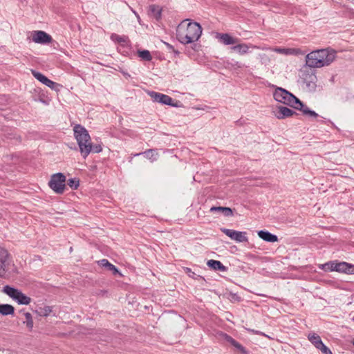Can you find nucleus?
<instances>
[{"instance_id": "37998d69", "label": "nucleus", "mask_w": 354, "mask_h": 354, "mask_svg": "<svg viewBox=\"0 0 354 354\" xmlns=\"http://www.w3.org/2000/svg\"><path fill=\"white\" fill-rule=\"evenodd\" d=\"M352 344H353V345L354 346V340L353 341Z\"/></svg>"}, {"instance_id": "4468645a", "label": "nucleus", "mask_w": 354, "mask_h": 354, "mask_svg": "<svg viewBox=\"0 0 354 354\" xmlns=\"http://www.w3.org/2000/svg\"><path fill=\"white\" fill-rule=\"evenodd\" d=\"M257 234L259 238L266 242L275 243L279 241L278 236L277 235L272 234L268 230H259L257 232Z\"/></svg>"}, {"instance_id": "c9c22d12", "label": "nucleus", "mask_w": 354, "mask_h": 354, "mask_svg": "<svg viewBox=\"0 0 354 354\" xmlns=\"http://www.w3.org/2000/svg\"><path fill=\"white\" fill-rule=\"evenodd\" d=\"M8 257V252L2 248H0V259L7 261V258Z\"/></svg>"}, {"instance_id": "2eb2a0df", "label": "nucleus", "mask_w": 354, "mask_h": 354, "mask_svg": "<svg viewBox=\"0 0 354 354\" xmlns=\"http://www.w3.org/2000/svg\"><path fill=\"white\" fill-rule=\"evenodd\" d=\"M99 266L105 268L107 270L111 271L113 275H122L118 268L111 263L107 259H103L97 261Z\"/></svg>"}, {"instance_id": "5701e85b", "label": "nucleus", "mask_w": 354, "mask_h": 354, "mask_svg": "<svg viewBox=\"0 0 354 354\" xmlns=\"http://www.w3.org/2000/svg\"><path fill=\"white\" fill-rule=\"evenodd\" d=\"M15 308L8 304H0V314L3 316L13 315Z\"/></svg>"}, {"instance_id": "412c9836", "label": "nucleus", "mask_w": 354, "mask_h": 354, "mask_svg": "<svg viewBox=\"0 0 354 354\" xmlns=\"http://www.w3.org/2000/svg\"><path fill=\"white\" fill-rule=\"evenodd\" d=\"M19 313L23 314L25 317V320L22 322L23 324L26 326L29 331H32L33 328V319L32 315L28 312H26L24 310H21Z\"/></svg>"}, {"instance_id": "423d86ee", "label": "nucleus", "mask_w": 354, "mask_h": 354, "mask_svg": "<svg viewBox=\"0 0 354 354\" xmlns=\"http://www.w3.org/2000/svg\"><path fill=\"white\" fill-rule=\"evenodd\" d=\"M3 292L19 305H28L31 302L30 297L23 293L20 290L9 285L3 286Z\"/></svg>"}, {"instance_id": "e433bc0d", "label": "nucleus", "mask_w": 354, "mask_h": 354, "mask_svg": "<svg viewBox=\"0 0 354 354\" xmlns=\"http://www.w3.org/2000/svg\"><path fill=\"white\" fill-rule=\"evenodd\" d=\"M60 85L52 80H50L49 83L48 84L47 86L50 88L51 89L53 90H57V88Z\"/></svg>"}, {"instance_id": "aec40b11", "label": "nucleus", "mask_w": 354, "mask_h": 354, "mask_svg": "<svg viewBox=\"0 0 354 354\" xmlns=\"http://www.w3.org/2000/svg\"><path fill=\"white\" fill-rule=\"evenodd\" d=\"M294 109L299 110L302 112L305 115L309 117L317 118L318 114L313 110L310 109L306 104L301 102V104H298L297 106H294Z\"/></svg>"}, {"instance_id": "58836bf2", "label": "nucleus", "mask_w": 354, "mask_h": 354, "mask_svg": "<svg viewBox=\"0 0 354 354\" xmlns=\"http://www.w3.org/2000/svg\"><path fill=\"white\" fill-rule=\"evenodd\" d=\"M251 331H252L254 334H261V335H263L266 336L264 333H261V332L257 331V330H252Z\"/></svg>"}, {"instance_id": "cd10ccee", "label": "nucleus", "mask_w": 354, "mask_h": 354, "mask_svg": "<svg viewBox=\"0 0 354 354\" xmlns=\"http://www.w3.org/2000/svg\"><path fill=\"white\" fill-rule=\"evenodd\" d=\"M35 312L39 316L47 317L52 312V307L49 306L39 307V308Z\"/></svg>"}, {"instance_id": "2f4dec72", "label": "nucleus", "mask_w": 354, "mask_h": 354, "mask_svg": "<svg viewBox=\"0 0 354 354\" xmlns=\"http://www.w3.org/2000/svg\"><path fill=\"white\" fill-rule=\"evenodd\" d=\"M185 273L189 277L194 279H198V278H203L201 276L196 274L192 270L189 268H185Z\"/></svg>"}, {"instance_id": "6e6552de", "label": "nucleus", "mask_w": 354, "mask_h": 354, "mask_svg": "<svg viewBox=\"0 0 354 354\" xmlns=\"http://www.w3.org/2000/svg\"><path fill=\"white\" fill-rule=\"evenodd\" d=\"M149 95L153 100V102H158L162 104L169 105L172 107H179L180 105L178 103H180L179 101L174 102V100L169 95L158 93L156 91H150Z\"/></svg>"}, {"instance_id": "c85d7f7f", "label": "nucleus", "mask_w": 354, "mask_h": 354, "mask_svg": "<svg viewBox=\"0 0 354 354\" xmlns=\"http://www.w3.org/2000/svg\"><path fill=\"white\" fill-rule=\"evenodd\" d=\"M138 55L145 61H151L152 59V56L148 50H138Z\"/></svg>"}, {"instance_id": "0eeeda50", "label": "nucleus", "mask_w": 354, "mask_h": 354, "mask_svg": "<svg viewBox=\"0 0 354 354\" xmlns=\"http://www.w3.org/2000/svg\"><path fill=\"white\" fill-rule=\"evenodd\" d=\"M66 176L61 172L53 174L48 181L49 187L56 194H62L66 189Z\"/></svg>"}, {"instance_id": "a878e982", "label": "nucleus", "mask_w": 354, "mask_h": 354, "mask_svg": "<svg viewBox=\"0 0 354 354\" xmlns=\"http://www.w3.org/2000/svg\"><path fill=\"white\" fill-rule=\"evenodd\" d=\"M308 340L317 348L323 343L321 337L317 334L313 333L308 335Z\"/></svg>"}, {"instance_id": "f3484780", "label": "nucleus", "mask_w": 354, "mask_h": 354, "mask_svg": "<svg viewBox=\"0 0 354 354\" xmlns=\"http://www.w3.org/2000/svg\"><path fill=\"white\" fill-rule=\"evenodd\" d=\"M140 155H143L146 158L150 160L151 162H154V161L157 160V159H158V152L157 149H147V150L145 151L144 152L136 153L134 155V156H138Z\"/></svg>"}, {"instance_id": "c756f323", "label": "nucleus", "mask_w": 354, "mask_h": 354, "mask_svg": "<svg viewBox=\"0 0 354 354\" xmlns=\"http://www.w3.org/2000/svg\"><path fill=\"white\" fill-rule=\"evenodd\" d=\"M67 185L73 190L80 186V180L77 178H72L68 180Z\"/></svg>"}, {"instance_id": "4be33fe9", "label": "nucleus", "mask_w": 354, "mask_h": 354, "mask_svg": "<svg viewBox=\"0 0 354 354\" xmlns=\"http://www.w3.org/2000/svg\"><path fill=\"white\" fill-rule=\"evenodd\" d=\"M210 212H221L225 216H233V210L230 207H221V206H213L209 209Z\"/></svg>"}, {"instance_id": "ea45409f", "label": "nucleus", "mask_w": 354, "mask_h": 354, "mask_svg": "<svg viewBox=\"0 0 354 354\" xmlns=\"http://www.w3.org/2000/svg\"><path fill=\"white\" fill-rule=\"evenodd\" d=\"M319 122H322V123H326V121H325L324 118H323V120H319Z\"/></svg>"}, {"instance_id": "393cba45", "label": "nucleus", "mask_w": 354, "mask_h": 354, "mask_svg": "<svg viewBox=\"0 0 354 354\" xmlns=\"http://www.w3.org/2000/svg\"><path fill=\"white\" fill-rule=\"evenodd\" d=\"M31 73L35 79H37L38 81H39L46 86L48 85L50 80L44 74L35 70H31Z\"/></svg>"}, {"instance_id": "72a5a7b5", "label": "nucleus", "mask_w": 354, "mask_h": 354, "mask_svg": "<svg viewBox=\"0 0 354 354\" xmlns=\"http://www.w3.org/2000/svg\"><path fill=\"white\" fill-rule=\"evenodd\" d=\"M6 261L0 259V277H4L6 275Z\"/></svg>"}, {"instance_id": "f704fd0d", "label": "nucleus", "mask_w": 354, "mask_h": 354, "mask_svg": "<svg viewBox=\"0 0 354 354\" xmlns=\"http://www.w3.org/2000/svg\"><path fill=\"white\" fill-rule=\"evenodd\" d=\"M163 43H164V44L167 46V50H168L169 52H172V53H174V55H175V56H178V55H179L180 52H179L178 50H176V49L174 48V47L171 44H169V43H167V42H165V41H164Z\"/></svg>"}, {"instance_id": "7ed1b4c3", "label": "nucleus", "mask_w": 354, "mask_h": 354, "mask_svg": "<svg viewBox=\"0 0 354 354\" xmlns=\"http://www.w3.org/2000/svg\"><path fill=\"white\" fill-rule=\"evenodd\" d=\"M73 133L81 155L86 158L91 153V147L88 145L91 142V136L86 128L80 124L74 126Z\"/></svg>"}, {"instance_id": "1a4fd4ad", "label": "nucleus", "mask_w": 354, "mask_h": 354, "mask_svg": "<svg viewBox=\"0 0 354 354\" xmlns=\"http://www.w3.org/2000/svg\"><path fill=\"white\" fill-rule=\"evenodd\" d=\"M221 231L231 239L234 240L238 243H244L248 241V239L246 236V232L236 231L227 228H221Z\"/></svg>"}, {"instance_id": "b1692460", "label": "nucleus", "mask_w": 354, "mask_h": 354, "mask_svg": "<svg viewBox=\"0 0 354 354\" xmlns=\"http://www.w3.org/2000/svg\"><path fill=\"white\" fill-rule=\"evenodd\" d=\"M149 12L153 17L157 20H160L162 17V8L157 5L149 6Z\"/></svg>"}, {"instance_id": "a19ab883", "label": "nucleus", "mask_w": 354, "mask_h": 354, "mask_svg": "<svg viewBox=\"0 0 354 354\" xmlns=\"http://www.w3.org/2000/svg\"><path fill=\"white\" fill-rule=\"evenodd\" d=\"M236 123H237V124H241V122L240 120H237V121L236 122Z\"/></svg>"}, {"instance_id": "7c9ffc66", "label": "nucleus", "mask_w": 354, "mask_h": 354, "mask_svg": "<svg viewBox=\"0 0 354 354\" xmlns=\"http://www.w3.org/2000/svg\"><path fill=\"white\" fill-rule=\"evenodd\" d=\"M91 147V152L100 153L102 151V147L100 144L92 145L91 142L88 144Z\"/></svg>"}, {"instance_id": "f257e3e1", "label": "nucleus", "mask_w": 354, "mask_h": 354, "mask_svg": "<svg viewBox=\"0 0 354 354\" xmlns=\"http://www.w3.org/2000/svg\"><path fill=\"white\" fill-rule=\"evenodd\" d=\"M189 21V19H186ZM184 21L180 23L176 29V37L183 44H192L198 41L202 34V27L198 22L189 21L185 26Z\"/></svg>"}, {"instance_id": "ddd939ff", "label": "nucleus", "mask_w": 354, "mask_h": 354, "mask_svg": "<svg viewBox=\"0 0 354 354\" xmlns=\"http://www.w3.org/2000/svg\"><path fill=\"white\" fill-rule=\"evenodd\" d=\"M216 38L224 45H232L237 44L239 38L233 37L229 33H217Z\"/></svg>"}, {"instance_id": "c03bdc74", "label": "nucleus", "mask_w": 354, "mask_h": 354, "mask_svg": "<svg viewBox=\"0 0 354 354\" xmlns=\"http://www.w3.org/2000/svg\"><path fill=\"white\" fill-rule=\"evenodd\" d=\"M353 320L354 321V317L353 318Z\"/></svg>"}, {"instance_id": "f03ea898", "label": "nucleus", "mask_w": 354, "mask_h": 354, "mask_svg": "<svg viewBox=\"0 0 354 354\" xmlns=\"http://www.w3.org/2000/svg\"><path fill=\"white\" fill-rule=\"evenodd\" d=\"M333 49H319L312 51L306 57V65L310 68H320L330 65L335 59Z\"/></svg>"}, {"instance_id": "a211bd4d", "label": "nucleus", "mask_w": 354, "mask_h": 354, "mask_svg": "<svg viewBox=\"0 0 354 354\" xmlns=\"http://www.w3.org/2000/svg\"><path fill=\"white\" fill-rule=\"evenodd\" d=\"M250 47L253 48H256L255 46L252 44L248 45L246 44H237L236 45L232 46L231 49L237 52L240 55H245L249 53V48Z\"/></svg>"}, {"instance_id": "9d476101", "label": "nucleus", "mask_w": 354, "mask_h": 354, "mask_svg": "<svg viewBox=\"0 0 354 354\" xmlns=\"http://www.w3.org/2000/svg\"><path fill=\"white\" fill-rule=\"evenodd\" d=\"M218 335L222 340L228 343L230 346L234 347L241 354H248V351L246 350V348L228 334L224 332H219Z\"/></svg>"}, {"instance_id": "20e7f679", "label": "nucleus", "mask_w": 354, "mask_h": 354, "mask_svg": "<svg viewBox=\"0 0 354 354\" xmlns=\"http://www.w3.org/2000/svg\"><path fill=\"white\" fill-rule=\"evenodd\" d=\"M319 268L326 272H337L346 274H354V264L339 261L338 260L329 261L319 266Z\"/></svg>"}, {"instance_id": "9b49d317", "label": "nucleus", "mask_w": 354, "mask_h": 354, "mask_svg": "<svg viewBox=\"0 0 354 354\" xmlns=\"http://www.w3.org/2000/svg\"><path fill=\"white\" fill-rule=\"evenodd\" d=\"M32 41L37 44H47L53 41V38L43 30H35L32 32Z\"/></svg>"}, {"instance_id": "39448f33", "label": "nucleus", "mask_w": 354, "mask_h": 354, "mask_svg": "<svg viewBox=\"0 0 354 354\" xmlns=\"http://www.w3.org/2000/svg\"><path fill=\"white\" fill-rule=\"evenodd\" d=\"M272 86L275 87V90L273 92V97L276 101L291 106L293 109L294 106L301 104V101L286 89L274 85Z\"/></svg>"}, {"instance_id": "473e14b6", "label": "nucleus", "mask_w": 354, "mask_h": 354, "mask_svg": "<svg viewBox=\"0 0 354 354\" xmlns=\"http://www.w3.org/2000/svg\"><path fill=\"white\" fill-rule=\"evenodd\" d=\"M317 349L321 351L323 354H333L330 349L328 347H327L324 343H322V344L319 345Z\"/></svg>"}, {"instance_id": "bb28decb", "label": "nucleus", "mask_w": 354, "mask_h": 354, "mask_svg": "<svg viewBox=\"0 0 354 354\" xmlns=\"http://www.w3.org/2000/svg\"><path fill=\"white\" fill-rule=\"evenodd\" d=\"M111 39L112 41L119 43V44H121L123 46H124L128 42H129L128 37L120 36L119 35H117L116 33L111 34Z\"/></svg>"}, {"instance_id": "79ce46f5", "label": "nucleus", "mask_w": 354, "mask_h": 354, "mask_svg": "<svg viewBox=\"0 0 354 354\" xmlns=\"http://www.w3.org/2000/svg\"><path fill=\"white\" fill-rule=\"evenodd\" d=\"M351 3H354V0H349Z\"/></svg>"}, {"instance_id": "dca6fc26", "label": "nucleus", "mask_w": 354, "mask_h": 354, "mask_svg": "<svg viewBox=\"0 0 354 354\" xmlns=\"http://www.w3.org/2000/svg\"><path fill=\"white\" fill-rule=\"evenodd\" d=\"M304 82L306 84L309 91L312 92L315 91L317 87V77L315 74L307 75L304 78Z\"/></svg>"}, {"instance_id": "6ab92c4d", "label": "nucleus", "mask_w": 354, "mask_h": 354, "mask_svg": "<svg viewBox=\"0 0 354 354\" xmlns=\"http://www.w3.org/2000/svg\"><path fill=\"white\" fill-rule=\"evenodd\" d=\"M207 266L216 271L225 272L227 268L220 261L210 259L207 262Z\"/></svg>"}, {"instance_id": "4c0bfd02", "label": "nucleus", "mask_w": 354, "mask_h": 354, "mask_svg": "<svg viewBox=\"0 0 354 354\" xmlns=\"http://www.w3.org/2000/svg\"><path fill=\"white\" fill-rule=\"evenodd\" d=\"M292 50H294V49L292 48H277L276 49L277 52L284 53V54H290Z\"/></svg>"}, {"instance_id": "f8f14e48", "label": "nucleus", "mask_w": 354, "mask_h": 354, "mask_svg": "<svg viewBox=\"0 0 354 354\" xmlns=\"http://www.w3.org/2000/svg\"><path fill=\"white\" fill-rule=\"evenodd\" d=\"M274 113L276 118L280 120L299 115L294 110L281 105L277 106L276 111Z\"/></svg>"}]
</instances>
